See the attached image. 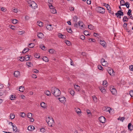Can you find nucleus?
I'll use <instances>...</instances> for the list:
<instances>
[{"instance_id":"4d7b16f0","label":"nucleus","mask_w":133,"mask_h":133,"mask_svg":"<svg viewBox=\"0 0 133 133\" xmlns=\"http://www.w3.org/2000/svg\"><path fill=\"white\" fill-rule=\"evenodd\" d=\"M21 116L22 117H24L25 116V114L24 112H21Z\"/></svg>"},{"instance_id":"a19ab883","label":"nucleus","mask_w":133,"mask_h":133,"mask_svg":"<svg viewBox=\"0 0 133 133\" xmlns=\"http://www.w3.org/2000/svg\"><path fill=\"white\" fill-rule=\"evenodd\" d=\"M69 93L71 94V95H73L75 93L74 91L72 90H70L69 91Z\"/></svg>"},{"instance_id":"a18cd8bd","label":"nucleus","mask_w":133,"mask_h":133,"mask_svg":"<svg viewBox=\"0 0 133 133\" xmlns=\"http://www.w3.org/2000/svg\"><path fill=\"white\" fill-rule=\"evenodd\" d=\"M88 32L87 31H84V34L85 35H89V34L88 33Z\"/></svg>"},{"instance_id":"f257e3e1","label":"nucleus","mask_w":133,"mask_h":133,"mask_svg":"<svg viewBox=\"0 0 133 133\" xmlns=\"http://www.w3.org/2000/svg\"><path fill=\"white\" fill-rule=\"evenodd\" d=\"M51 90L52 93L56 97L60 95L61 92L57 88L55 87H53L51 88Z\"/></svg>"},{"instance_id":"f03ea898","label":"nucleus","mask_w":133,"mask_h":133,"mask_svg":"<svg viewBox=\"0 0 133 133\" xmlns=\"http://www.w3.org/2000/svg\"><path fill=\"white\" fill-rule=\"evenodd\" d=\"M96 10L98 12L102 14H104L105 12V10L103 8L98 7L96 8Z\"/></svg>"},{"instance_id":"20e7f679","label":"nucleus","mask_w":133,"mask_h":133,"mask_svg":"<svg viewBox=\"0 0 133 133\" xmlns=\"http://www.w3.org/2000/svg\"><path fill=\"white\" fill-rule=\"evenodd\" d=\"M29 6L34 9L36 8L37 7L36 4L34 2H31L30 3Z\"/></svg>"},{"instance_id":"ea45409f","label":"nucleus","mask_w":133,"mask_h":133,"mask_svg":"<svg viewBox=\"0 0 133 133\" xmlns=\"http://www.w3.org/2000/svg\"><path fill=\"white\" fill-rule=\"evenodd\" d=\"M41 107L43 108H45V104L43 102H42L41 103Z\"/></svg>"},{"instance_id":"a878e982","label":"nucleus","mask_w":133,"mask_h":133,"mask_svg":"<svg viewBox=\"0 0 133 133\" xmlns=\"http://www.w3.org/2000/svg\"><path fill=\"white\" fill-rule=\"evenodd\" d=\"M30 57L29 55H26L24 57L25 60L26 61H28L30 58Z\"/></svg>"},{"instance_id":"dca6fc26","label":"nucleus","mask_w":133,"mask_h":133,"mask_svg":"<svg viewBox=\"0 0 133 133\" xmlns=\"http://www.w3.org/2000/svg\"><path fill=\"white\" fill-rule=\"evenodd\" d=\"M35 128V127L33 126H29L28 128V130L29 131H33Z\"/></svg>"},{"instance_id":"f8f14e48","label":"nucleus","mask_w":133,"mask_h":133,"mask_svg":"<svg viewBox=\"0 0 133 133\" xmlns=\"http://www.w3.org/2000/svg\"><path fill=\"white\" fill-rule=\"evenodd\" d=\"M58 99L59 101L62 103H63L65 101V98L64 97H63L60 98H59Z\"/></svg>"},{"instance_id":"2f4dec72","label":"nucleus","mask_w":133,"mask_h":133,"mask_svg":"<svg viewBox=\"0 0 133 133\" xmlns=\"http://www.w3.org/2000/svg\"><path fill=\"white\" fill-rule=\"evenodd\" d=\"M29 50V49L28 48H25L22 51L23 53H25L26 52L28 51Z\"/></svg>"},{"instance_id":"2eb2a0df","label":"nucleus","mask_w":133,"mask_h":133,"mask_svg":"<svg viewBox=\"0 0 133 133\" xmlns=\"http://www.w3.org/2000/svg\"><path fill=\"white\" fill-rule=\"evenodd\" d=\"M14 75L15 77H17L19 76L20 72L18 71H15Z\"/></svg>"},{"instance_id":"680f3d73","label":"nucleus","mask_w":133,"mask_h":133,"mask_svg":"<svg viewBox=\"0 0 133 133\" xmlns=\"http://www.w3.org/2000/svg\"><path fill=\"white\" fill-rule=\"evenodd\" d=\"M65 43H66V44L68 45H69L71 44V43L70 42L67 40L66 41Z\"/></svg>"},{"instance_id":"338daca9","label":"nucleus","mask_w":133,"mask_h":133,"mask_svg":"<svg viewBox=\"0 0 133 133\" xmlns=\"http://www.w3.org/2000/svg\"><path fill=\"white\" fill-rule=\"evenodd\" d=\"M45 129L44 128H42L40 129V131L42 132H45Z\"/></svg>"},{"instance_id":"4be33fe9","label":"nucleus","mask_w":133,"mask_h":133,"mask_svg":"<svg viewBox=\"0 0 133 133\" xmlns=\"http://www.w3.org/2000/svg\"><path fill=\"white\" fill-rule=\"evenodd\" d=\"M24 90V87L21 86L19 88V91L22 92H23Z\"/></svg>"},{"instance_id":"6e6d98bb","label":"nucleus","mask_w":133,"mask_h":133,"mask_svg":"<svg viewBox=\"0 0 133 133\" xmlns=\"http://www.w3.org/2000/svg\"><path fill=\"white\" fill-rule=\"evenodd\" d=\"M48 5L49 6L50 9H54V7L52 6V4L49 5Z\"/></svg>"},{"instance_id":"79ce46f5","label":"nucleus","mask_w":133,"mask_h":133,"mask_svg":"<svg viewBox=\"0 0 133 133\" xmlns=\"http://www.w3.org/2000/svg\"><path fill=\"white\" fill-rule=\"evenodd\" d=\"M66 30H67V32L70 33H72V31L71 28H70V29L67 28Z\"/></svg>"},{"instance_id":"473e14b6","label":"nucleus","mask_w":133,"mask_h":133,"mask_svg":"<svg viewBox=\"0 0 133 133\" xmlns=\"http://www.w3.org/2000/svg\"><path fill=\"white\" fill-rule=\"evenodd\" d=\"M34 46V44L33 43H31L29 44V47L32 48Z\"/></svg>"},{"instance_id":"1a4fd4ad","label":"nucleus","mask_w":133,"mask_h":133,"mask_svg":"<svg viewBox=\"0 0 133 133\" xmlns=\"http://www.w3.org/2000/svg\"><path fill=\"white\" fill-rule=\"evenodd\" d=\"M10 123H11V125L13 127V131L15 132H16L17 130V128L16 126L15 125H13V124L12 122H10L9 123V124H10Z\"/></svg>"},{"instance_id":"4c0bfd02","label":"nucleus","mask_w":133,"mask_h":133,"mask_svg":"<svg viewBox=\"0 0 133 133\" xmlns=\"http://www.w3.org/2000/svg\"><path fill=\"white\" fill-rule=\"evenodd\" d=\"M130 4L128 2H126L125 4V5L126 7L127 8H128L129 7Z\"/></svg>"},{"instance_id":"774afa93","label":"nucleus","mask_w":133,"mask_h":133,"mask_svg":"<svg viewBox=\"0 0 133 133\" xmlns=\"http://www.w3.org/2000/svg\"><path fill=\"white\" fill-rule=\"evenodd\" d=\"M1 10L5 12L6 11V9L4 7H2L1 8Z\"/></svg>"},{"instance_id":"72a5a7b5","label":"nucleus","mask_w":133,"mask_h":133,"mask_svg":"<svg viewBox=\"0 0 133 133\" xmlns=\"http://www.w3.org/2000/svg\"><path fill=\"white\" fill-rule=\"evenodd\" d=\"M76 109V112L77 114H79L81 113V110L80 109L77 108V109Z\"/></svg>"},{"instance_id":"69168bd1","label":"nucleus","mask_w":133,"mask_h":133,"mask_svg":"<svg viewBox=\"0 0 133 133\" xmlns=\"http://www.w3.org/2000/svg\"><path fill=\"white\" fill-rule=\"evenodd\" d=\"M80 38L82 40H84L85 38V37L84 35H82L80 36Z\"/></svg>"},{"instance_id":"393cba45","label":"nucleus","mask_w":133,"mask_h":133,"mask_svg":"<svg viewBox=\"0 0 133 133\" xmlns=\"http://www.w3.org/2000/svg\"><path fill=\"white\" fill-rule=\"evenodd\" d=\"M99 89L102 92H103L105 91V88L103 87H99Z\"/></svg>"},{"instance_id":"58836bf2","label":"nucleus","mask_w":133,"mask_h":133,"mask_svg":"<svg viewBox=\"0 0 133 133\" xmlns=\"http://www.w3.org/2000/svg\"><path fill=\"white\" fill-rule=\"evenodd\" d=\"M16 98V97H15L14 95H12L11 96L10 98L11 100H14Z\"/></svg>"},{"instance_id":"c9c22d12","label":"nucleus","mask_w":133,"mask_h":133,"mask_svg":"<svg viewBox=\"0 0 133 133\" xmlns=\"http://www.w3.org/2000/svg\"><path fill=\"white\" fill-rule=\"evenodd\" d=\"M55 51V50L53 49H50L49 50V52L51 54H53V53Z\"/></svg>"},{"instance_id":"9d476101","label":"nucleus","mask_w":133,"mask_h":133,"mask_svg":"<svg viewBox=\"0 0 133 133\" xmlns=\"http://www.w3.org/2000/svg\"><path fill=\"white\" fill-rule=\"evenodd\" d=\"M46 28L49 30H51L52 29V28L51 27V24H46Z\"/></svg>"},{"instance_id":"0e129e2a","label":"nucleus","mask_w":133,"mask_h":133,"mask_svg":"<svg viewBox=\"0 0 133 133\" xmlns=\"http://www.w3.org/2000/svg\"><path fill=\"white\" fill-rule=\"evenodd\" d=\"M129 69L130 70L133 71V65L130 66Z\"/></svg>"},{"instance_id":"3c124183","label":"nucleus","mask_w":133,"mask_h":133,"mask_svg":"<svg viewBox=\"0 0 133 133\" xmlns=\"http://www.w3.org/2000/svg\"><path fill=\"white\" fill-rule=\"evenodd\" d=\"M20 60L21 61H23L25 60V58L24 57H20Z\"/></svg>"},{"instance_id":"412c9836","label":"nucleus","mask_w":133,"mask_h":133,"mask_svg":"<svg viewBox=\"0 0 133 133\" xmlns=\"http://www.w3.org/2000/svg\"><path fill=\"white\" fill-rule=\"evenodd\" d=\"M128 19L129 18L127 16H124L123 18V21L124 22H128Z\"/></svg>"},{"instance_id":"6e6552de","label":"nucleus","mask_w":133,"mask_h":133,"mask_svg":"<svg viewBox=\"0 0 133 133\" xmlns=\"http://www.w3.org/2000/svg\"><path fill=\"white\" fill-rule=\"evenodd\" d=\"M110 91L113 94H115L117 93V91L115 89L112 87L110 88Z\"/></svg>"},{"instance_id":"9b49d317","label":"nucleus","mask_w":133,"mask_h":133,"mask_svg":"<svg viewBox=\"0 0 133 133\" xmlns=\"http://www.w3.org/2000/svg\"><path fill=\"white\" fill-rule=\"evenodd\" d=\"M107 70L109 74L111 76V74H113V73L114 72V70L112 69L109 68Z\"/></svg>"},{"instance_id":"c85d7f7f","label":"nucleus","mask_w":133,"mask_h":133,"mask_svg":"<svg viewBox=\"0 0 133 133\" xmlns=\"http://www.w3.org/2000/svg\"><path fill=\"white\" fill-rule=\"evenodd\" d=\"M42 59H43V60L44 61L46 62H48V58L46 57V56L42 58Z\"/></svg>"},{"instance_id":"6ab92c4d","label":"nucleus","mask_w":133,"mask_h":133,"mask_svg":"<svg viewBox=\"0 0 133 133\" xmlns=\"http://www.w3.org/2000/svg\"><path fill=\"white\" fill-rule=\"evenodd\" d=\"M37 36L39 38H42L43 37L44 35L42 33L39 32Z\"/></svg>"},{"instance_id":"cd10ccee","label":"nucleus","mask_w":133,"mask_h":133,"mask_svg":"<svg viewBox=\"0 0 133 133\" xmlns=\"http://www.w3.org/2000/svg\"><path fill=\"white\" fill-rule=\"evenodd\" d=\"M43 23L41 22H39L38 21L37 22V24L38 25L41 27H42L43 26Z\"/></svg>"},{"instance_id":"603ef678","label":"nucleus","mask_w":133,"mask_h":133,"mask_svg":"<svg viewBox=\"0 0 133 133\" xmlns=\"http://www.w3.org/2000/svg\"><path fill=\"white\" fill-rule=\"evenodd\" d=\"M26 65L29 66H31L32 65V63L31 62H26Z\"/></svg>"},{"instance_id":"39448f33","label":"nucleus","mask_w":133,"mask_h":133,"mask_svg":"<svg viewBox=\"0 0 133 133\" xmlns=\"http://www.w3.org/2000/svg\"><path fill=\"white\" fill-rule=\"evenodd\" d=\"M47 123L49 126L52 127L54 125V122L52 118Z\"/></svg>"},{"instance_id":"a211bd4d","label":"nucleus","mask_w":133,"mask_h":133,"mask_svg":"<svg viewBox=\"0 0 133 133\" xmlns=\"http://www.w3.org/2000/svg\"><path fill=\"white\" fill-rule=\"evenodd\" d=\"M74 87L75 89L77 91H79L80 89V87L78 85H75Z\"/></svg>"},{"instance_id":"de8ad7c7","label":"nucleus","mask_w":133,"mask_h":133,"mask_svg":"<svg viewBox=\"0 0 133 133\" xmlns=\"http://www.w3.org/2000/svg\"><path fill=\"white\" fill-rule=\"evenodd\" d=\"M132 11L130 9H129L128 10V12L127 13V14L129 16H130V15H131V13Z\"/></svg>"},{"instance_id":"4468645a","label":"nucleus","mask_w":133,"mask_h":133,"mask_svg":"<svg viewBox=\"0 0 133 133\" xmlns=\"http://www.w3.org/2000/svg\"><path fill=\"white\" fill-rule=\"evenodd\" d=\"M128 128L129 130L131 131L133 129V126H131V123L129 124L128 125Z\"/></svg>"},{"instance_id":"5fc2aeb1","label":"nucleus","mask_w":133,"mask_h":133,"mask_svg":"<svg viewBox=\"0 0 133 133\" xmlns=\"http://www.w3.org/2000/svg\"><path fill=\"white\" fill-rule=\"evenodd\" d=\"M108 64V63L107 62V61H105L104 62L102 63L101 64L103 66H105L107 64Z\"/></svg>"},{"instance_id":"f3484780","label":"nucleus","mask_w":133,"mask_h":133,"mask_svg":"<svg viewBox=\"0 0 133 133\" xmlns=\"http://www.w3.org/2000/svg\"><path fill=\"white\" fill-rule=\"evenodd\" d=\"M58 36L60 38L64 39L65 38L66 36L64 35H62L61 33L58 34Z\"/></svg>"},{"instance_id":"09e8293b","label":"nucleus","mask_w":133,"mask_h":133,"mask_svg":"<svg viewBox=\"0 0 133 133\" xmlns=\"http://www.w3.org/2000/svg\"><path fill=\"white\" fill-rule=\"evenodd\" d=\"M27 116L29 118H31L32 116V114L29 113H28L27 115Z\"/></svg>"},{"instance_id":"b1692460","label":"nucleus","mask_w":133,"mask_h":133,"mask_svg":"<svg viewBox=\"0 0 133 133\" xmlns=\"http://www.w3.org/2000/svg\"><path fill=\"white\" fill-rule=\"evenodd\" d=\"M125 119V117H119V118H118L117 119L118 120H120L121 121H122V122H123L124 121V120Z\"/></svg>"},{"instance_id":"aec40b11","label":"nucleus","mask_w":133,"mask_h":133,"mask_svg":"<svg viewBox=\"0 0 133 133\" xmlns=\"http://www.w3.org/2000/svg\"><path fill=\"white\" fill-rule=\"evenodd\" d=\"M88 28L91 30H93L95 29L94 27L91 24H90L88 26Z\"/></svg>"},{"instance_id":"bb28decb","label":"nucleus","mask_w":133,"mask_h":133,"mask_svg":"<svg viewBox=\"0 0 133 133\" xmlns=\"http://www.w3.org/2000/svg\"><path fill=\"white\" fill-rule=\"evenodd\" d=\"M40 48L41 49L43 50H46V49H45L46 48V47L44 45H43V44H42L41 45H40Z\"/></svg>"},{"instance_id":"bf43d9fd","label":"nucleus","mask_w":133,"mask_h":133,"mask_svg":"<svg viewBox=\"0 0 133 133\" xmlns=\"http://www.w3.org/2000/svg\"><path fill=\"white\" fill-rule=\"evenodd\" d=\"M107 5L108 6H107V9L110 11L111 10L110 6L108 4H107Z\"/></svg>"},{"instance_id":"13d9d810","label":"nucleus","mask_w":133,"mask_h":133,"mask_svg":"<svg viewBox=\"0 0 133 133\" xmlns=\"http://www.w3.org/2000/svg\"><path fill=\"white\" fill-rule=\"evenodd\" d=\"M48 2L49 3V5L53 3V1L52 0H48Z\"/></svg>"},{"instance_id":"052dcab7","label":"nucleus","mask_w":133,"mask_h":133,"mask_svg":"<svg viewBox=\"0 0 133 133\" xmlns=\"http://www.w3.org/2000/svg\"><path fill=\"white\" fill-rule=\"evenodd\" d=\"M93 99L95 102H97V98L95 96H93Z\"/></svg>"},{"instance_id":"37998d69","label":"nucleus","mask_w":133,"mask_h":133,"mask_svg":"<svg viewBox=\"0 0 133 133\" xmlns=\"http://www.w3.org/2000/svg\"><path fill=\"white\" fill-rule=\"evenodd\" d=\"M10 117L11 119H13L15 117V115L11 114L10 115Z\"/></svg>"},{"instance_id":"5701e85b","label":"nucleus","mask_w":133,"mask_h":133,"mask_svg":"<svg viewBox=\"0 0 133 133\" xmlns=\"http://www.w3.org/2000/svg\"><path fill=\"white\" fill-rule=\"evenodd\" d=\"M52 118L51 117H48L46 118V121L47 123H48V122H49L50 120L52 119Z\"/></svg>"},{"instance_id":"7ed1b4c3","label":"nucleus","mask_w":133,"mask_h":133,"mask_svg":"<svg viewBox=\"0 0 133 133\" xmlns=\"http://www.w3.org/2000/svg\"><path fill=\"white\" fill-rule=\"evenodd\" d=\"M124 15L123 13L121 10H119L115 14V15L117 16V17L118 18H121V16H123Z\"/></svg>"},{"instance_id":"7c9ffc66","label":"nucleus","mask_w":133,"mask_h":133,"mask_svg":"<svg viewBox=\"0 0 133 133\" xmlns=\"http://www.w3.org/2000/svg\"><path fill=\"white\" fill-rule=\"evenodd\" d=\"M50 12L52 14H55L56 12V10L55 9H50Z\"/></svg>"},{"instance_id":"423d86ee","label":"nucleus","mask_w":133,"mask_h":133,"mask_svg":"<svg viewBox=\"0 0 133 133\" xmlns=\"http://www.w3.org/2000/svg\"><path fill=\"white\" fill-rule=\"evenodd\" d=\"M99 121L102 123H104L105 122V118L103 116H101L99 118Z\"/></svg>"},{"instance_id":"c756f323","label":"nucleus","mask_w":133,"mask_h":133,"mask_svg":"<svg viewBox=\"0 0 133 133\" xmlns=\"http://www.w3.org/2000/svg\"><path fill=\"white\" fill-rule=\"evenodd\" d=\"M120 4L121 5L124 6L125 5V3L123 0H121L120 2Z\"/></svg>"},{"instance_id":"0eeeda50","label":"nucleus","mask_w":133,"mask_h":133,"mask_svg":"<svg viewBox=\"0 0 133 133\" xmlns=\"http://www.w3.org/2000/svg\"><path fill=\"white\" fill-rule=\"evenodd\" d=\"M99 42L101 45L103 47H106V44L104 41L100 40Z\"/></svg>"},{"instance_id":"f704fd0d","label":"nucleus","mask_w":133,"mask_h":133,"mask_svg":"<svg viewBox=\"0 0 133 133\" xmlns=\"http://www.w3.org/2000/svg\"><path fill=\"white\" fill-rule=\"evenodd\" d=\"M78 17L76 16H75L73 17V20L74 22H76L77 21Z\"/></svg>"},{"instance_id":"8fccbe9b","label":"nucleus","mask_w":133,"mask_h":133,"mask_svg":"<svg viewBox=\"0 0 133 133\" xmlns=\"http://www.w3.org/2000/svg\"><path fill=\"white\" fill-rule=\"evenodd\" d=\"M129 94L131 97H133V90L130 91L129 92Z\"/></svg>"},{"instance_id":"e2e57ef3","label":"nucleus","mask_w":133,"mask_h":133,"mask_svg":"<svg viewBox=\"0 0 133 133\" xmlns=\"http://www.w3.org/2000/svg\"><path fill=\"white\" fill-rule=\"evenodd\" d=\"M34 56L36 57V58H39L40 56L37 54H35L34 55Z\"/></svg>"},{"instance_id":"e433bc0d","label":"nucleus","mask_w":133,"mask_h":133,"mask_svg":"<svg viewBox=\"0 0 133 133\" xmlns=\"http://www.w3.org/2000/svg\"><path fill=\"white\" fill-rule=\"evenodd\" d=\"M45 94L47 96H49L51 94V93L49 91H47L45 92Z\"/></svg>"},{"instance_id":"ddd939ff","label":"nucleus","mask_w":133,"mask_h":133,"mask_svg":"<svg viewBox=\"0 0 133 133\" xmlns=\"http://www.w3.org/2000/svg\"><path fill=\"white\" fill-rule=\"evenodd\" d=\"M78 25L80 27V28L82 29L83 27V22L81 21H79L78 22Z\"/></svg>"},{"instance_id":"49530a36","label":"nucleus","mask_w":133,"mask_h":133,"mask_svg":"<svg viewBox=\"0 0 133 133\" xmlns=\"http://www.w3.org/2000/svg\"><path fill=\"white\" fill-rule=\"evenodd\" d=\"M24 32V31H19L17 33L19 35H22L23 34Z\"/></svg>"},{"instance_id":"c03bdc74","label":"nucleus","mask_w":133,"mask_h":133,"mask_svg":"<svg viewBox=\"0 0 133 133\" xmlns=\"http://www.w3.org/2000/svg\"><path fill=\"white\" fill-rule=\"evenodd\" d=\"M107 82L106 81L104 80L103 81V84L104 85H105V87L107 86Z\"/></svg>"},{"instance_id":"864d4df0","label":"nucleus","mask_w":133,"mask_h":133,"mask_svg":"<svg viewBox=\"0 0 133 133\" xmlns=\"http://www.w3.org/2000/svg\"><path fill=\"white\" fill-rule=\"evenodd\" d=\"M17 21H18L16 19H14L12 21V23L14 24H15L17 23Z\"/></svg>"}]
</instances>
